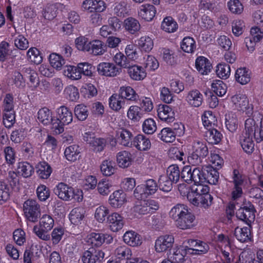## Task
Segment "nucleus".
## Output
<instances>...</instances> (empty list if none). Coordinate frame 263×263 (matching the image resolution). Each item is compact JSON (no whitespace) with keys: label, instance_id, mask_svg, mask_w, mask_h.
Returning a JSON list of instances; mask_svg holds the SVG:
<instances>
[{"label":"nucleus","instance_id":"f257e3e1","mask_svg":"<svg viewBox=\"0 0 263 263\" xmlns=\"http://www.w3.org/2000/svg\"><path fill=\"white\" fill-rule=\"evenodd\" d=\"M169 215L175 221L176 227L180 229H190L195 226V217L184 204H177L175 205L171 210Z\"/></svg>","mask_w":263,"mask_h":263},{"label":"nucleus","instance_id":"f03ea898","mask_svg":"<svg viewBox=\"0 0 263 263\" xmlns=\"http://www.w3.org/2000/svg\"><path fill=\"white\" fill-rule=\"evenodd\" d=\"M57 117L53 121V132L56 134L62 133L65 125L72 121V114L65 106H61L56 110Z\"/></svg>","mask_w":263,"mask_h":263},{"label":"nucleus","instance_id":"7ed1b4c3","mask_svg":"<svg viewBox=\"0 0 263 263\" xmlns=\"http://www.w3.org/2000/svg\"><path fill=\"white\" fill-rule=\"evenodd\" d=\"M205 168L195 167L193 170L189 165L183 167L181 172V179L190 184L205 183Z\"/></svg>","mask_w":263,"mask_h":263},{"label":"nucleus","instance_id":"20e7f679","mask_svg":"<svg viewBox=\"0 0 263 263\" xmlns=\"http://www.w3.org/2000/svg\"><path fill=\"white\" fill-rule=\"evenodd\" d=\"M208 153V148L205 143L199 141H195L193 145L192 153L187 157V161L193 166L199 165Z\"/></svg>","mask_w":263,"mask_h":263},{"label":"nucleus","instance_id":"39448f33","mask_svg":"<svg viewBox=\"0 0 263 263\" xmlns=\"http://www.w3.org/2000/svg\"><path fill=\"white\" fill-rule=\"evenodd\" d=\"M236 212L237 218L250 226L255 219V209L254 205L249 201L243 203L241 206H238Z\"/></svg>","mask_w":263,"mask_h":263},{"label":"nucleus","instance_id":"423d86ee","mask_svg":"<svg viewBox=\"0 0 263 263\" xmlns=\"http://www.w3.org/2000/svg\"><path fill=\"white\" fill-rule=\"evenodd\" d=\"M24 212L28 220L35 222L41 216L40 205L37 201L33 199H28L24 204Z\"/></svg>","mask_w":263,"mask_h":263},{"label":"nucleus","instance_id":"0eeeda50","mask_svg":"<svg viewBox=\"0 0 263 263\" xmlns=\"http://www.w3.org/2000/svg\"><path fill=\"white\" fill-rule=\"evenodd\" d=\"M158 209V203L154 200H140L133 207V211L140 215H145L154 213Z\"/></svg>","mask_w":263,"mask_h":263},{"label":"nucleus","instance_id":"6e6552de","mask_svg":"<svg viewBox=\"0 0 263 263\" xmlns=\"http://www.w3.org/2000/svg\"><path fill=\"white\" fill-rule=\"evenodd\" d=\"M83 140L89 145L93 151L96 153L103 151L106 144L105 139L97 137L93 133L90 132L84 133Z\"/></svg>","mask_w":263,"mask_h":263},{"label":"nucleus","instance_id":"1a4fd4ad","mask_svg":"<svg viewBox=\"0 0 263 263\" xmlns=\"http://www.w3.org/2000/svg\"><path fill=\"white\" fill-rule=\"evenodd\" d=\"M97 71L102 76L115 77L120 74L121 68L112 63L102 62L98 65Z\"/></svg>","mask_w":263,"mask_h":263},{"label":"nucleus","instance_id":"9d476101","mask_svg":"<svg viewBox=\"0 0 263 263\" xmlns=\"http://www.w3.org/2000/svg\"><path fill=\"white\" fill-rule=\"evenodd\" d=\"M104 257V253L99 249L90 248L83 252L81 260L83 263H96Z\"/></svg>","mask_w":263,"mask_h":263},{"label":"nucleus","instance_id":"9b49d317","mask_svg":"<svg viewBox=\"0 0 263 263\" xmlns=\"http://www.w3.org/2000/svg\"><path fill=\"white\" fill-rule=\"evenodd\" d=\"M187 198L190 203L193 205L204 208L209 207L212 204L213 200V197L210 194L194 197L192 193H188Z\"/></svg>","mask_w":263,"mask_h":263},{"label":"nucleus","instance_id":"f8f14e48","mask_svg":"<svg viewBox=\"0 0 263 263\" xmlns=\"http://www.w3.org/2000/svg\"><path fill=\"white\" fill-rule=\"evenodd\" d=\"M174 242L172 235H165L159 237L155 242V250L157 252H162L171 248Z\"/></svg>","mask_w":263,"mask_h":263},{"label":"nucleus","instance_id":"ddd939ff","mask_svg":"<svg viewBox=\"0 0 263 263\" xmlns=\"http://www.w3.org/2000/svg\"><path fill=\"white\" fill-rule=\"evenodd\" d=\"M112 241L113 237L110 234L99 233H91L89 235L88 240L89 242L96 247H100L105 242L109 244Z\"/></svg>","mask_w":263,"mask_h":263},{"label":"nucleus","instance_id":"4468645a","mask_svg":"<svg viewBox=\"0 0 263 263\" xmlns=\"http://www.w3.org/2000/svg\"><path fill=\"white\" fill-rule=\"evenodd\" d=\"M53 192L61 199L70 201V198L72 197L73 195V188L64 183L61 182L54 187Z\"/></svg>","mask_w":263,"mask_h":263},{"label":"nucleus","instance_id":"2eb2a0df","mask_svg":"<svg viewBox=\"0 0 263 263\" xmlns=\"http://www.w3.org/2000/svg\"><path fill=\"white\" fill-rule=\"evenodd\" d=\"M107 222L111 231L114 232L121 230L124 226L123 218L117 213L108 215Z\"/></svg>","mask_w":263,"mask_h":263},{"label":"nucleus","instance_id":"dca6fc26","mask_svg":"<svg viewBox=\"0 0 263 263\" xmlns=\"http://www.w3.org/2000/svg\"><path fill=\"white\" fill-rule=\"evenodd\" d=\"M233 182L234 184V190L232 192V198L237 199L241 196L242 191L241 185L243 182V178L238 170L234 169L233 172Z\"/></svg>","mask_w":263,"mask_h":263},{"label":"nucleus","instance_id":"f3484780","mask_svg":"<svg viewBox=\"0 0 263 263\" xmlns=\"http://www.w3.org/2000/svg\"><path fill=\"white\" fill-rule=\"evenodd\" d=\"M157 112L158 116L162 121L170 123L174 120V112L172 108L167 105H159L157 109Z\"/></svg>","mask_w":263,"mask_h":263},{"label":"nucleus","instance_id":"a211bd4d","mask_svg":"<svg viewBox=\"0 0 263 263\" xmlns=\"http://www.w3.org/2000/svg\"><path fill=\"white\" fill-rule=\"evenodd\" d=\"M156 9L154 6L146 4L141 5L139 8L138 15L146 21H151L155 16Z\"/></svg>","mask_w":263,"mask_h":263},{"label":"nucleus","instance_id":"6ab92c4d","mask_svg":"<svg viewBox=\"0 0 263 263\" xmlns=\"http://www.w3.org/2000/svg\"><path fill=\"white\" fill-rule=\"evenodd\" d=\"M127 69L129 76L133 80L141 81L146 77V72L142 66L131 63Z\"/></svg>","mask_w":263,"mask_h":263},{"label":"nucleus","instance_id":"aec40b11","mask_svg":"<svg viewBox=\"0 0 263 263\" xmlns=\"http://www.w3.org/2000/svg\"><path fill=\"white\" fill-rule=\"evenodd\" d=\"M185 100L191 106L198 107L203 102V95L198 90L193 89L188 92Z\"/></svg>","mask_w":263,"mask_h":263},{"label":"nucleus","instance_id":"412c9836","mask_svg":"<svg viewBox=\"0 0 263 263\" xmlns=\"http://www.w3.org/2000/svg\"><path fill=\"white\" fill-rule=\"evenodd\" d=\"M109 201L112 207L120 208L126 201V194L122 190L116 191L110 196Z\"/></svg>","mask_w":263,"mask_h":263},{"label":"nucleus","instance_id":"4be33fe9","mask_svg":"<svg viewBox=\"0 0 263 263\" xmlns=\"http://www.w3.org/2000/svg\"><path fill=\"white\" fill-rule=\"evenodd\" d=\"M239 143L243 150L247 154H251L254 151V144L252 140V135L242 133L239 137Z\"/></svg>","mask_w":263,"mask_h":263},{"label":"nucleus","instance_id":"5701e85b","mask_svg":"<svg viewBox=\"0 0 263 263\" xmlns=\"http://www.w3.org/2000/svg\"><path fill=\"white\" fill-rule=\"evenodd\" d=\"M123 238L124 242L130 246L136 247L142 243L140 235L133 231L126 232L124 234Z\"/></svg>","mask_w":263,"mask_h":263},{"label":"nucleus","instance_id":"b1692460","mask_svg":"<svg viewBox=\"0 0 263 263\" xmlns=\"http://www.w3.org/2000/svg\"><path fill=\"white\" fill-rule=\"evenodd\" d=\"M195 66L197 70L202 74H207L211 71L212 67L209 60L204 57L197 58Z\"/></svg>","mask_w":263,"mask_h":263},{"label":"nucleus","instance_id":"393cba45","mask_svg":"<svg viewBox=\"0 0 263 263\" xmlns=\"http://www.w3.org/2000/svg\"><path fill=\"white\" fill-rule=\"evenodd\" d=\"M133 145L140 151H146L150 148L151 143L149 139L145 136L139 134L133 140Z\"/></svg>","mask_w":263,"mask_h":263},{"label":"nucleus","instance_id":"a878e982","mask_svg":"<svg viewBox=\"0 0 263 263\" xmlns=\"http://www.w3.org/2000/svg\"><path fill=\"white\" fill-rule=\"evenodd\" d=\"M88 47H90L87 52L95 55H102L106 51V46L100 40H95L89 43Z\"/></svg>","mask_w":263,"mask_h":263},{"label":"nucleus","instance_id":"bb28decb","mask_svg":"<svg viewBox=\"0 0 263 263\" xmlns=\"http://www.w3.org/2000/svg\"><path fill=\"white\" fill-rule=\"evenodd\" d=\"M37 118L44 125L51 124L53 130V121L55 118L52 117V112L48 108L44 107L40 109L37 112Z\"/></svg>","mask_w":263,"mask_h":263},{"label":"nucleus","instance_id":"cd10ccee","mask_svg":"<svg viewBox=\"0 0 263 263\" xmlns=\"http://www.w3.org/2000/svg\"><path fill=\"white\" fill-rule=\"evenodd\" d=\"M109 106L112 110L118 111L126 105L125 101L119 94L114 93L109 99Z\"/></svg>","mask_w":263,"mask_h":263},{"label":"nucleus","instance_id":"c85d7f7f","mask_svg":"<svg viewBox=\"0 0 263 263\" xmlns=\"http://www.w3.org/2000/svg\"><path fill=\"white\" fill-rule=\"evenodd\" d=\"M80 153L79 146L74 144L65 148L64 155L68 161L74 162L80 158Z\"/></svg>","mask_w":263,"mask_h":263},{"label":"nucleus","instance_id":"c756f323","mask_svg":"<svg viewBox=\"0 0 263 263\" xmlns=\"http://www.w3.org/2000/svg\"><path fill=\"white\" fill-rule=\"evenodd\" d=\"M234 235L236 239L241 242H246L251 239V233L249 227L240 228L236 227L234 231Z\"/></svg>","mask_w":263,"mask_h":263},{"label":"nucleus","instance_id":"7c9ffc66","mask_svg":"<svg viewBox=\"0 0 263 263\" xmlns=\"http://www.w3.org/2000/svg\"><path fill=\"white\" fill-rule=\"evenodd\" d=\"M119 95L124 101H136L139 98L138 95L130 86L121 87L119 91Z\"/></svg>","mask_w":263,"mask_h":263},{"label":"nucleus","instance_id":"2f4dec72","mask_svg":"<svg viewBox=\"0 0 263 263\" xmlns=\"http://www.w3.org/2000/svg\"><path fill=\"white\" fill-rule=\"evenodd\" d=\"M85 211L81 207H77L72 209L69 214V219L74 225H79L81 223L84 218Z\"/></svg>","mask_w":263,"mask_h":263},{"label":"nucleus","instance_id":"473e14b6","mask_svg":"<svg viewBox=\"0 0 263 263\" xmlns=\"http://www.w3.org/2000/svg\"><path fill=\"white\" fill-rule=\"evenodd\" d=\"M231 100L238 110L244 111L245 108L248 106L249 100L247 96L243 94L239 93L233 96Z\"/></svg>","mask_w":263,"mask_h":263},{"label":"nucleus","instance_id":"72a5a7b5","mask_svg":"<svg viewBox=\"0 0 263 263\" xmlns=\"http://www.w3.org/2000/svg\"><path fill=\"white\" fill-rule=\"evenodd\" d=\"M36 169L39 178L43 179L48 178L52 172L51 166L45 161L39 163L36 166Z\"/></svg>","mask_w":263,"mask_h":263},{"label":"nucleus","instance_id":"f704fd0d","mask_svg":"<svg viewBox=\"0 0 263 263\" xmlns=\"http://www.w3.org/2000/svg\"><path fill=\"white\" fill-rule=\"evenodd\" d=\"M205 183L216 184L218 181L219 173L212 166H208L205 168Z\"/></svg>","mask_w":263,"mask_h":263},{"label":"nucleus","instance_id":"c9c22d12","mask_svg":"<svg viewBox=\"0 0 263 263\" xmlns=\"http://www.w3.org/2000/svg\"><path fill=\"white\" fill-rule=\"evenodd\" d=\"M250 73L246 68H239L235 72L236 81L241 85H245L250 81Z\"/></svg>","mask_w":263,"mask_h":263},{"label":"nucleus","instance_id":"e433bc0d","mask_svg":"<svg viewBox=\"0 0 263 263\" xmlns=\"http://www.w3.org/2000/svg\"><path fill=\"white\" fill-rule=\"evenodd\" d=\"M100 170L103 175L110 176L116 172L115 163L110 159L105 160L100 165Z\"/></svg>","mask_w":263,"mask_h":263},{"label":"nucleus","instance_id":"4c0bfd02","mask_svg":"<svg viewBox=\"0 0 263 263\" xmlns=\"http://www.w3.org/2000/svg\"><path fill=\"white\" fill-rule=\"evenodd\" d=\"M187 247H180L171 256L170 258L173 263H182L184 261V257L187 254Z\"/></svg>","mask_w":263,"mask_h":263},{"label":"nucleus","instance_id":"58836bf2","mask_svg":"<svg viewBox=\"0 0 263 263\" xmlns=\"http://www.w3.org/2000/svg\"><path fill=\"white\" fill-rule=\"evenodd\" d=\"M131 154L127 151L119 152L117 155V161L121 167H127L131 164Z\"/></svg>","mask_w":263,"mask_h":263},{"label":"nucleus","instance_id":"ea45409f","mask_svg":"<svg viewBox=\"0 0 263 263\" xmlns=\"http://www.w3.org/2000/svg\"><path fill=\"white\" fill-rule=\"evenodd\" d=\"M196 42L194 39L190 36H186L183 38L181 43V48L187 53H193L196 49Z\"/></svg>","mask_w":263,"mask_h":263},{"label":"nucleus","instance_id":"a19ab883","mask_svg":"<svg viewBox=\"0 0 263 263\" xmlns=\"http://www.w3.org/2000/svg\"><path fill=\"white\" fill-rule=\"evenodd\" d=\"M117 135L121 144L126 146H131L133 145L132 135L130 132L125 129H122L117 132Z\"/></svg>","mask_w":263,"mask_h":263},{"label":"nucleus","instance_id":"79ce46f5","mask_svg":"<svg viewBox=\"0 0 263 263\" xmlns=\"http://www.w3.org/2000/svg\"><path fill=\"white\" fill-rule=\"evenodd\" d=\"M161 28L169 33L174 32L178 28V24L171 16H167L162 22Z\"/></svg>","mask_w":263,"mask_h":263},{"label":"nucleus","instance_id":"37998d69","mask_svg":"<svg viewBox=\"0 0 263 263\" xmlns=\"http://www.w3.org/2000/svg\"><path fill=\"white\" fill-rule=\"evenodd\" d=\"M207 141L212 144H216L219 143L222 138V134L215 128L209 129L206 132Z\"/></svg>","mask_w":263,"mask_h":263},{"label":"nucleus","instance_id":"c03bdc74","mask_svg":"<svg viewBox=\"0 0 263 263\" xmlns=\"http://www.w3.org/2000/svg\"><path fill=\"white\" fill-rule=\"evenodd\" d=\"M17 171L24 177L27 178L31 176L34 173V168L28 162H21L18 163Z\"/></svg>","mask_w":263,"mask_h":263},{"label":"nucleus","instance_id":"a18cd8bd","mask_svg":"<svg viewBox=\"0 0 263 263\" xmlns=\"http://www.w3.org/2000/svg\"><path fill=\"white\" fill-rule=\"evenodd\" d=\"M158 137L164 142L171 143L175 140L176 136L169 127H165L158 134Z\"/></svg>","mask_w":263,"mask_h":263},{"label":"nucleus","instance_id":"49530a36","mask_svg":"<svg viewBox=\"0 0 263 263\" xmlns=\"http://www.w3.org/2000/svg\"><path fill=\"white\" fill-rule=\"evenodd\" d=\"M115 255L119 259L127 260L131 257L132 253L128 247L123 245L119 246L115 249Z\"/></svg>","mask_w":263,"mask_h":263},{"label":"nucleus","instance_id":"de8ad7c7","mask_svg":"<svg viewBox=\"0 0 263 263\" xmlns=\"http://www.w3.org/2000/svg\"><path fill=\"white\" fill-rule=\"evenodd\" d=\"M64 74L65 76L73 80H79L81 76L78 66H67L64 70Z\"/></svg>","mask_w":263,"mask_h":263},{"label":"nucleus","instance_id":"09e8293b","mask_svg":"<svg viewBox=\"0 0 263 263\" xmlns=\"http://www.w3.org/2000/svg\"><path fill=\"white\" fill-rule=\"evenodd\" d=\"M166 172V176L174 183H176L181 177V173L177 165H170L167 168Z\"/></svg>","mask_w":263,"mask_h":263},{"label":"nucleus","instance_id":"8fccbe9b","mask_svg":"<svg viewBox=\"0 0 263 263\" xmlns=\"http://www.w3.org/2000/svg\"><path fill=\"white\" fill-rule=\"evenodd\" d=\"M216 72L217 76L220 78L227 79L230 75V66L224 63H219L216 67Z\"/></svg>","mask_w":263,"mask_h":263},{"label":"nucleus","instance_id":"3c124183","mask_svg":"<svg viewBox=\"0 0 263 263\" xmlns=\"http://www.w3.org/2000/svg\"><path fill=\"white\" fill-rule=\"evenodd\" d=\"M226 126L231 132H235L238 127V120L234 114H229L226 116Z\"/></svg>","mask_w":263,"mask_h":263},{"label":"nucleus","instance_id":"603ef678","mask_svg":"<svg viewBox=\"0 0 263 263\" xmlns=\"http://www.w3.org/2000/svg\"><path fill=\"white\" fill-rule=\"evenodd\" d=\"M173 183L165 175H161L158 180V187L163 192H168L171 191Z\"/></svg>","mask_w":263,"mask_h":263},{"label":"nucleus","instance_id":"864d4df0","mask_svg":"<svg viewBox=\"0 0 263 263\" xmlns=\"http://www.w3.org/2000/svg\"><path fill=\"white\" fill-rule=\"evenodd\" d=\"M81 76L92 77L95 69V67L88 62H82L78 64Z\"/></svg>","mask_w":263,"mask_h":263},{"label":"nucleus","instance_id":"5fc2aeb1","mask_svg":"<svg viewBox=\"0 0 263 263\" xmlns=\"http://www.w3.org/2000/svg\"><path fill=\"white\" fill-rule=\"evenodd\" d=\"M49 60L51 66L57 70H60L65 63L62 57L55 53L50 54Z\"/></svg>","mask_w":263,"mask_h":263},{"label":"nucleus","instance_id":"6e6d98bb","mask_svg":"<svg viewBox=\"0 0 263 263\" xmlns=\"http://www.w3.org/2000/svg\"><path fill=\"white\" fill-rule=\"evenodd\" d=\"M138 44L141 50L145 52L150 51L154 46L152 39L148 36H142L138 40Z\"/></svg>","mask_w":263,"mask_h":263},{"label":"nucleus","instance_id":"4d7b16f0","mask_svg":"<svg viewBox=\"0 0 263 263\" xmlns=\"http://www.w3.org/2000/svg\"><path fill=\"white\" fill-rule=\"evenodd\" d=\"M124 23L126 29L132 34L139 31L140 29V25L139 22L134 18L129 17L126 18Z\"/></svg>","mask_w":263,"mask_h":263},{"label":"nucleus","instance_id":"13d9d810","mask_svg":"<svg viewBox=\"0 0 263 263\" xmlns=\"http://www.w3.org/2000/svg\"><path fill=\"white\" fill-rule=\"evenodd\" d=\"M212 88L216 95L220 97L224 95L227 92V86L221 80L214 81L212 84Z\"/></svg>","mask_w":263,"mask_h":263},{"label":"nucleus","instance_id":"bf43d9fd","mask_svg":"<svg viewBox=\"0 0 263 263\" xmlns=\"http://www.w3.org/2000/svg\"><path fill=\"white\" fill-rule=\"evenodd\" d=\"M142 109L137 106H131L128 109L127 113V117L134 122L140 120L142 116Z\"/></svg>","mask_w":263,"mask_h":263},{"label":"nucleus","instance_id":"052dcab7","mask_svg":"<svg viewBox=\"0 0 263 263\" xmlns=\"http://www.w3.org/2000/svg\"><path fill=\"white\" fill-rule=\"evenodd\" d=\"M88 112L87 107L84 104H78L75 107L74 114L80 121L85 120L88 116Z\"/></svg>","mask_w":263,"mask_h":263},{"label":"nucleus","instance_id":"680f3d73","mask_svg":"<svg viewBox=\"0 0 263 263\" xmlns=\"http://www.w3.org/2000/svg\"><path fill=\"white\" fill-rule=\"evenodd\" d=\"M113 60L115 63L121 68H127L131 64L127 59V57L125 56L123 53L119 52L116 54L113 58Z\"/></svg>","mask_w":263,"mask_h":263},{"label":"nucleus","instance_id":"e2e57ef3","mask_svg":"<svg viewBox=\"0 0 263 263\" xmlns=\"http://www.w3.org/2000/svg\"><path fill=\"white\" fill-rule=\"evenodd\" d=\"M54 225V220L51 216L44 215L40 220V228L45 230L46 232L51 230Z\"/></svg>","mask_w":263,"mask_h":263},{"label":"nucleus","instance_id":"0e129e2a","mask_svg":"<svg viewBox=\"0 0 263 263\" xmlns=\"http://www.w3.org/2000/svg\"><path fill=\"white\" fill-rule=\"evenodd\" d=\"M227 6L229 10L234 14H241L243 10V6L239 0H230Z\"/></svg>","mask_w":263,"mask_h":263},{"label":"nucleus","instance_id":"69168bd1","mask_svg":"<svg viewBox=\"0 0 263 263\" xmlns=\"http://www.w3.org/2000/svg\"><path fill=\"white\" fill-rule=\"evenodd\" d=\"M30 61L35 64H39L42 61V57L40 51L36 48H30L27 53Z\"/></svg>","mask_w":263,"mask_h":263},{"label":"nucleus","instance_id":"338daca9","mask_svg":"<svg viewBox=\"0 0 263 263\" xmlns=\"http://www.w3.org/2000/svg\"><path fill=\"white\" fill-rule=\"evenodd\" d=\"M64 93L67 98L71 101H76L79 98L78 89L73 85H69L66 87Z\"/></svg>","mask_w":263,"mask_h":263},{"label":"nucleus","instance_id":"774afa93","mask_svg":"<svg viewBox=\"0 0 263 263\" xmlns=\"http://www.w3.org/2000/svg\"><path fill=\"white\" fill-rule=\"evenodd\" d=\"M109 214V210L107 208L101 205L98 207L95 211V217L99 222H103L105 220L106 217Z\"/></svg>","mask_w":263,"mask_h":263}]
</instances>
